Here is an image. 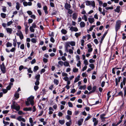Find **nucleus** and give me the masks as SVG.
Masks as SVG:
<instances>
[{"mask_svg":"<svg viewBox=\"0 0 126 126\" xmlns=\"http://www.w3.org/2000/svg\"><path fill=\"white\" fill-rule=\"evenodd\" d=\"M121 20H119L117 21L115 25V30L116 32V35L117 34V32L118 30L120 29L121 25Z\"/></svg>","mask_w":126,"mask_h":126,"instance_id":"f257e3e1","label":"nucleus"},{"mask_svg":"<svg viewBox=\"0 0 126 126\" xmlns=\"http://www.w3.org/2000/svg\"><path fill=\"white\" fill-rule=\"evenodd\" d=\"M121 78V76H120L118 78V79H117V78H116L115 79V81L116 86H117L118 85V83L120 82Z\"/></svg>","mask_w":126,"mask_h":126,"instance_id":"f03ea898","label":"nucleus"},{"mask_svg":"<svg viewBox=\"0 0 126 126\" xmlns=\"http://www.w3.org/2000/svg\"><path fill=\"white\" fill-rule=\"evenodd\" d=\"M16 34L17 36H19L21 40H22L23 39V35L22 34V32L21 31H20L19 33H17Z\"/></svg>","mask_w":126,"mask_h":126,"instance_id":"7ed1b4c3","label":"nucleus"},{"mask_svg":"<svg viewBox=\"0 0 126 126\" xmlns=\"http://www.w3.org/2000/svg\"><path fill=\"white\" fill-rule=\"evenodd\" d=\"M70 30H71L72 32L74 31L75 32H77L78 31V29L76 27H74L73 26H71L70 27Z\"/></svg>","mask_w":126,"mask_h":126,"instance_id":"20e7f679","label":"nucleus"},{"mask_svg":"<svg viewBox=\"0 0 126 126\" xmlns=\"http://www.w3.org/2000/svg\"><path fill=\"white\" fill-rule=\"evenodd\" d=\"M64 7L67 10V9L71 8V6L70 4H68L67 3H65V4Z\"/></svg>","mask_w":126,"mask_h":126,"instance_id":"39448f33","label":"nucleus"},{"mask_svg":"<svg viewBox=\"0 0 126 126\" xmlns=\"http://www.w3.org/2000/svg\"><path fill=\"white\" fill-rule=\"evenodd\" d=\"M107 33H108V32L107 31L103 34V36L101 38L100 42V44H102V41H103V40L104 38H105V36H106V35L107 34Z\"/></svg>","mask_w":126,"mask_h":126,"instance_id":"423d86ee","label":"nucleus"},{"mask_svg":"<svg viewBox=\"0 0 126 126\" xmlns=\"http://www.w3.org/2000/svg\"><path fill=\"white\" fill-rule=\"evenodd\" d=\"M20 108L19 106L18 105L17 106H16V105H15V106L11 109H15L16 111H19V110H20Z\"/></svg>","mask_w":126,"mask_h":126,"instance_id":"0eeeda50","label":"nucleus"},{"mask_svg":"<svg viewBox=\"0 0 126 126\" xmlns=\"http://www.w3.org/2000/svg\"><path fill=\"white\" fill-rule=\"evenodd\" d=\"M83 118L80 119L78 121V125L79 126H81L83 122Z\"/></svg>","mask_w":126,"mask_h":126,"instance_id":"6e6552de","label":"nucleus"},{"mask_svg":"<svg viewBox=\"0 0 126 126\" xmlns=\"http://www.w3.org/2000/svg\"><path fill=\"white\" fill-rule=\"evenodd\" d=\"M7 32V33H9L10 34H11L12 33L13 31L12 29L11 28H7L6 29Z\"/></svg>","mask_w":126,"mask_h":126,"instance_id":"1a4fd4ad","label":"nucleus"},{"mask_svg":"<svg viewBox=\"0 0 126 126\" xmlns=\"http://www.w3.org/2000/svg\"><path fill=\"white\" fill-rule=\"evenodd\" d=\"M88 20L89 22L91 24L93 23L94 21V19L93 18H89Z\"/></svg>","mask_w":126,"mask_h":126,"instance_id":"9d476101","label":"nucleus"},{"mask_svg":"<svg viewBox=\"0 0 126 126\" xmlns=\"http://www.w3.org/2000/svg\"><path fill=\"white\" fill-rule=\"evenodd\" d=\"M32 110V108L31 107H30L29 108H23V110L24 111H31Z\"/></svg>","mask_w":126,"mask_h":126,"instance_id":"9b49d317","label":"nucleus"},{"mask_svg":"<svg viewBox=\"0 0 126 126\" xmlns=\"http://www.w3.org/2000/svg\"><path fill=\"white\" fill-rule=\"evenodd\" d=\"M78 14L76 13H75L72 14L73 18L74 20L76 19L77 17Z\"/></svg>","mask_w":126,"mask_h":126,"instance_id":"f8f14e48","label":"nucleus"},{"mask_svg":"<svg viewBox=\"0 0 126 126\" xmlns=\"http://www.w3.org/2000/svg\"><path fill=\"white\" fill-rule=\"evenodd\" d=\"M67 42L72 46H74L75 45V42L74 41H68Z\"/></svg>","mask_w":126,"mask_h":126,"instance_id":"ddd939ff","label":"nucleus"},{"mask_svg":"<svg viewBox=\"0 0 126 126\" xmlns=\"http://www.w3.org/2000/svg\"><path fill=\"white\" fill-rule=\"evenodd\" d=\"M86 88V85H85L83 86H80L79 88V89L80 90L82 89L85 90Z\"/></svg>","mask_w":126,"mask_h":126,"instance_id":"4468645a","label":"nucleus"},{"mask_svg":"<svg viewBox=\"0 0 126 126\" xmlns=\"http://www.w3.org/2000/svg\"><path fill=\"white\" fill-rule=\"evenodd\" d=\"M34 99V97L32 96H31L29 97L28 98L27 100L29 101H31L33 100Z\"/></svg>","mask_w":126,"mask_h":126,"instance_id":"2eb2a0df","label":"nucleus"},{"mask_svg":"<svg viewBox=\"0 0 126 126\" xmlns=\"http://www.w3.org/2000/svg\"><path fill=\"white\" fill-rule=\"evenodd\" d=\"M34 99V97L32 96H31L29 97L28 98L27 100L29 101H31L33 100Z\"/></svg>","mask_w":126,"mask_h":126,"instance_id":"dca6fc26","label":"nucleus"},{"mask_svg":"<svg viewBox=\"0 0 126 126\" xmlns=\"http://www.w3.org/2000/svg\"><path fill=\"white\" fill-rule=\"evenodd\" d=\"M0 68L3 73L5 74L6 73V68L5 67H1Z\"/></svg>","mask_w":126,"mask_h":126,"instance_id":"f3484780","label":"nucleus"},{"mask_svg":"<svg viewBox=\"0 0 126 126\" xmlns=\"http://www.w3.org/2000/svg\"><path fill=\"white\" fill-rule=\"evenodd\" d=\"M121 123V121H119V122L116 124V123H113L112 124V126H117L119 125Z\"/></svg>","mask_w":126,"mask_h":126,"instance_id":"a211bd4d","label":"nucleus"},{"mask_svg":"<svg viewBox=\"0 0 126 126\" xmlns=\"http://www.w3.org/2000/svg\"><path fill=\"white\" fill-rule=\"evenodd\" d=\"M40 75L39 74L37 75L35 77V79H36V80H40Z\"/></svg>","mask_w":126,"mask_h":126,"instance_id":"6ab92c4d","label":"nucleus"},{"mask_svg":"<svg viewBox=\"0 0 126 126\" xmlns=\"http://www.w3.org/2000/svg\"><path fill=\"white\" fill-rule=\"evenodd\" d=\"M25 26V32L26 33L28 32V28L29 27V26H28L27 24H26V25H25V23L24 24Z\"/></svg>","mask_w":126,"mask_h":126,"instance_id":"aec40b11","label":"nucleus"},{"mask_svg":"<svg viewBox=\"0 0 126 126\" xmlns=\"http://www.w3.org/2000/svg\"><path fill=\"white\" fill-rule=\"evenodd\" d=\"M120 6H117V7L116 8V10L115 9L114 11L116 12H117L118 13H119L120 11Z\"/></svg>","mask_w":126,"mask_h":126,"instance_id":"412c9836","label":"nucleus"},{"mask_svg":"<svg viewBox=\"0 0 126 126\" xmlns=\"http://www.w3.org/2000/svg\"><path fill=\"white\" fill-rule=\"evenodd\" d=\"M80 24L81 27H83L85 26V24L83 22H80Z\"/></svg>","mask_w":126,"mask_h":126,"instance_id":"4be33fe9","label":"nucleus"},{"mask_svg":"<svg viewBox=\"0 0 126 126\" xmlns=\"http://www.w3.org/2000/svg\"><path fill=\"white\" fill-rule=\"evenodd\" d=\"M7 47H11L12 46V43L9 42H7L6 44Z\"/></svg>","mask_w":126,"mask_h":126,"instance_id":"5701e85b","label":"nucleus"},{"mask_svg":"<svg viewBox=\"0 0 126 126\" xmlns=\"http://www.w3.org/2000/svg\"><path fill=\"white\" fill-rule=\"evenodd\" d=\"M61 32L64 34H66L67 33V31L64 29H62Z\"/></svg>","mask_w":126,"mask_h":126,"instance_id":"b1692460","label":"nucleus"},{"mask_svg":"<svg viewBox=\"0 0 126 126\" xmlns=\"http://www.w3.org/2000/svg\"><path fill=\"white\" fill-rule=\"evenodd\" d=\"M39 67L37 66H35L34 67L33 71L34 72H36L37 70L39 69Z\"/></svg>","mask_w":126,"mask_h":126,"instance_id":"393cba45","label":"nucleus"},{"mask_svg":"<svg viewBox=\"0 0 126 126\" xmlns=\"http://www.w3.org/2000/svg\"><path fill=\"white\" fill-rule=\"evenodd\" d=\"M20 4L18 2H17L16 3V8L17 10H19L20 8Z\"/></svg>","mask_w":126,"mask_h":126,"instance_id":"a878e982","label":"nucleus"},{"mask_svg":"<svg viewBox=\"0 0 126 126\" xmlns=\"http://www.w3.org/2000/svg\"><path fill=\"white\" fill-rule=\"evenodd\" d=\"M54 82L56 85H58L59 83V82L58 80L56 79H54Z\"/></svg>","mask_w":126,"mask_h":126,"instance_id":"bb28decb","label":"nucleus"},{"mask_svg":"<svg viewBox=\"0 0 126 126\" xmlns=\"http://www.w3.org/2000/svg\"><path fill=\"white\" fill-rule=\"evenodd\" d=\"M68 10V13L69 14L71 15L73 13V11L72 10L70 9H69L67 10Z\"/></svg>","mask_w":126,"mask_h":126,"instance_id":"cd10ccee","label":"nucleus"},{"mask_svg":"<svg viewBox=\"0 0 126 126\" xmlns=\"http://www.w3.org/2000/svg\"><path fill=\"white\" fill-rule=\"evenodd\" d=\"M89 66L91 68L92 70H93L95 67L94 65V64L91 63L89 65Z\"/></svg>","mask_w":126,"mask_h":126,"instance_id":"c85d7f7f","label":"nucleus"},{"mask_svg":"<svg viewBox=\"0 0 126 126\" xmlns=\"http://www.w3.org/2000/svg\"><path fill=\"white\" fill-rule=\"evenodd\" d=\"M59 122L60 124L61 125H63L65 121L64 120H60L59 121Z\"/></svg>","mask_w":126,"mask_h":126,"instance_id":"c756f323","label":"nucleus"},{"mask_svg":"<svg viewBox=\"0 0 126 126\" xmlns=\"http://www.w3.org/2000/svg\"><path fill=\"white\" fill-rule=\"evenodd\" d=\"M14 96L16 98L15 99H18L19 97V94L18 93H15L14 95Z\"/></svg>","mask_w":126,"mask_h":126,"instance_id":"7c9ffc66","label":"nucleus"},{"mask_svg":"<svg viewBox=\"0 0 126 126\" xmlns=\"http://www.w3.org/2000/svg\"><path fill=\"white\" fill-rule=\"evenodd\" d=\"M71 123V120H70L69 122H67L66 123V125L67 126H70Z\"/></svg>","mask_w":126,"mask_h":126,"instance_id":"2f4dec72","label":"nucleus"},{"mask_svg":"<svg viewBox=\"0 0 126 126\" xmlns=\"http://www.w3.org/2000/svg\"><path fill=\"white\" fill-rule=\"evenodd\" d=\"M126 78L125 77L123 78L122 81L123 83V85H125L126 83Z\"/></svg>","mask_w":126,"mask_h":126,"instance_id":"473e14b6","label":"nucleus"},{"mask_svg":"<svg viewBox=\"0 0 126 126\" xmlns=\"http://www.w3.org/2000/svg\"><path fill=\"white\" fill-rule=\"evenodd\" d=\"M81 35V32H79V33H76L75 34V36L77 38H78L79 36H80Z\"/></svg>","mask_w":126,"mask_h":126,"instance_id":"72a5a7b5","label":"nucleus"},{"mask_svg":"<svg viewBox=\"0 0 126 126\" xmlns=\"http://www.w3.org/2000/svg\"><path fill=\"white\" fill-rule=\"evenodd\" d=\"M91 5L93 8H94L95 6V2L94 1H91Z\"/></svg>","mask_w":126,"mask_h":126,"instance_id":"f704fd0d","label":"nucleus"},{"mask_svg":"<svg viewBox=\"0 0 126 126\" xmlns=\"http://www.w3.org/2000/svg\"><path fill=\"white\" fill-rule=\"evenodd\" d=\"M1 16L3 18H5L6 17V15L4 13H1Z\"/></svg>","mask_w":126,"mask_h":126,"instance_id":"c9c22d12","label":"nucleus"},{"mask_svg":"<svg viewBox=\"0 0 126 126\" xmlns=\"http://www.w3.org/2000/svg\"><path fill=\"white\" fill-rule=\"evenodd\" d=\"M31 41L32 43H35L37 42L36 38H32L31 39Z\"/></svg>","mask_w":126,"mask_h":126,"instance_id":"e433bc0d","label":"nucleus"},{"mask_svg":"<svg viewBox=\"0 0 126 126\" xmlns=\"http://www.w3.org/2000/svg\"><path fill=\"white\" fill-rule=\"evenodd\" d=\"M63 65L65 66H68L69 65V63L68 62L65 61Z\"/></svg>","mask_w":126,"mask_h":126,"instance_id":"4c0bfd02","label":"nucleus"},{"mask_svg":"<svg viewBox=\"0 0 126 126\" xmlns=\"http://www.w3.org/2000/svg\"><path fill=\"white\" fill-rule=\"evenodd\" d=\"M13 45L14 47H16V40H15V39H14L13 40Z\"/></svg>","mask_w":126,"mask_h":126,"instance_id":"58836bf2","label":"nucleus"},{"mask_svg":"<svg viewBox=\"0 0 126 126\" xmlns=\"http://www.w3.org/2000/svg\"><path fill=\"white\" fill-rule=\"evenodd\" d=\"M86 5L88 6L91 5V1H86Z\"/></svg>","mask_w":126,"mask_h":126,"instance_id":"ea45409f","label":"nucleus"},{"mask_svg":"<svg viewBox=\"0 0 126 126\" xmlns=\"http://www.w3.org/2000/svg\"><path fill=\"white\" fill-rule=\"evenodd\" d=\"M40 84L39 80H36L35 83V85L36 86Z\"/></svg>","mask_w":126,"mask_h":126,"instance_id":"a19ab883","label":"nucleus"},{"mask_svg":"<svg viewBox=\"0 0 126 126\" xmlns=\"http://www.w3.org/2000/svg\"><path fill=\"white\" fill-rule=\"evenodd\" d=\"M122 38L123 40H125L126 38V34L125 33H123L122 34Z\"/></svg>","mask_w":126,"mask_h":126,"instance_id":"79ce46f5","label":"nucleus"},{"mask_svg":"<svg viewBox=\"0 0 126 126\" xmlns=\"http://www.w3.org/2000/svg\"><path fill=\"white\" fill-rule=\"evenodd\" d=\"M32 27L30 26V31L32 32H34V29Z\"/></svg>","mask_w":126,"mask_h":126,"instance_id":"37998d69","label":"nucleus"},{"mask_svg":"<svg viewBox=\"0 0 126 126\" xmlns=\"http://www.w3.org/2000/svg\"><path fill=\"white\" fill-rule=\"evenodd\" d=\"M70 44L67 42L65 43V47H67V48H68V47H70L71 46H70Z\"/></svg>","mask_w":126,"mask_h":126,"instance_id":"c03bdc74","label":"nucleus"},{"mask_svg":"<svg viewBox=\"0 0 126 126\" xmlns=\"http://www.w3.org/2000/svg\"><path fill=\"white\" fill-rule=\"evenodd\" d=\"M124 116H125L124 114H121V117H120V120H119V121H121V122H122L123 121L122 120L124 117Z\"/></svg>","mask_w":126,"mask_h":126,"instance_id":"a18cd8bd","label":"nucleus"},{"mask_svg":"<svg viewBox=\"0 0 126 126\" xmlns=\"http://www.w3.org/2000/svg\"><path fill=\"white\" fill-rule=\"evenodd\" d=\"M68 104L69 107H73V105L71 102H68Z\"/></svg>","mask_w":126,"mask_h":126,"instance_id":"49530a36","label":"nucleus"},{"mask_svg":"<svg viewBox=\"0 0 126 126\" xmlns=\"http://www.w3.org/2000/svg\"><path fill=\"white\" fill-rule=\"evenodd\" d=\"M113 6H111L110 7H107L105 8V9L107 10H108L109 9L112 10L113 9Z\"/></svg>","mask_w":126,"mask_h":126,"instance_id":"de8ad7c7","label":"nucleus"},{"mask_svg":"<svg viewBox=\"0 0 126 126\" xmlns=\"http://www.w3.org/2000/svg\"><path fill=\"white\" fill-rule=\"evenodd\" d=\"M27 71L29 73H32L33 72L31 70V67L29 68L28 69Z\"/></svg>","mask_w":126,"mask_h":126,"instance_id":"09e8293b","label":"nucleus"},{"mask_svg":"<svg viewBox=\"0 0 126 126\" xmlns=\"http://www.w3.org/2000/svg\"><path fill=\"white\" fill-rule=\"evenodd\" d=\"M121 96L122 97L123 96V93L122 91H121L119 92L117 96Z\"/></svg>","mask_w":126,"mask_h":126,"instance_id":"8fccbe9b","label":"nucleus"},{"mask_svg":"<svg viewBox=\"0 0 126 126\" xmlns=\"http://www.w3.org/2000/svg\"><path fill=\"white\" fill-rule=\"evenodd\" d=\"M36 62V60L35 59H34L32 61L31 63V64H32L35 63Z\"/></svg>","mask_w":126,"mask_h":126,"instance_id":"3c124183","label":"nucleus"},{"mask_svg":"<svg viewBox=\"0 0 126 126\" xmlns=\"http://www.w3.org/2000/svg\"><path fill=\"white\" fill-rule=\"evenodd\" d=\"M12 101L13 102V103H12L13 104L11 106V108H13V107H14L16 105L15 104L16 103L14 101Z\"/></svg>","mask_w":126,"mask_h":126,"instance_id":"603ef678","label":"nucleus"},{"mask_svg":"<svg viewBox=\"0 0 126 126\" xmlns=\"http://www.w3.org/2000/svg\"><path fill=\"white\" fill-rule=\"evenodd\" d=\"M97 88L96 86H94L93 87V89L92 91L94 92L95 91Z\"/></svg>","mask_w":126,"mask_h":126,"instance_id":"864d4df0","label":"nucleus"},{"mask_svg":"<svg viewBox=\"0 0 126 126\" xmlns=\"http://www.w3.org/2000/svg\"><path fill=\"white\" fill-rule=\"evenodd\" d=\"M24 68V66L22 65H21L19 66V70L21 71Z\"/></svg>","mask_w":126,"mask_h":126,"instance_id":"5fc2aeb1","label":"nucleus"},{"mask_svg":"<svg viewBox=\"0 0 126 126\" xmlns=\"http://www.w3.org/2000/svg\"><path fill=\"white\" fill-rule=\"evenodd\" d=\"M95 60H93L92 59H91L89 60V62L90 63H93L95 62Z\"/></svg>","mask_w":126,"mask_h":126,"instance_id":"6e6d98bb","label":"nucleus"},{"mask_svg":"<svg viewBox=\"0 0 126 126\" xmlns=\"http://www.w3.org/2000/svg\"><path fill=\"white\" fill-rule=\"evenodd\" d=\"M23 5L24 6H26L28 5V2L26 1H24L23 2Z\"/></svg>","mask_w":126,"mask_h":126,"instance_id":"4d7b16f0","label":"nucleus"},{"mask_svg":"<svg viewBox=\"0 0 126 126\" xmlns=\"http://www.w3.org/2000/svg\"><path fill=\"white\" fill-rule=\"evenodd\" d=\"M84 63L85 65L86 66L88 65V62L87 60H85L84 61Z\"/></svg>","mask_w":126,"mask_h":126,"instance_id":"13d9d810","label":"nucleus"},{"mask_svg":"<svg viewBox=\"0 0 126 126\" xmlns=\"http://www.w3.org/2000/svg\"><path fill=\"white\" fill-rule=\"evenodd\" d=\"M78 68H73V71L74 72L76 73L78 71Z\"/></svg>","mask_w":126,"mask_h":126,"instance_id":"bf43d9fd","label":"nucleus"},{"mask_svg":"<svg viewBox=\"0 0 126 126\" xmlns=\"http://www.w3.org/2000/svg\"><path fill=\"white\" fill-rule=\"evenodd\" d=\"M71 116L68 115H67L66 116V118L68 120H71Z\"/></svg>","mask_w":126,"mask_h":126,"instance_id":"052dcab7","label":"nucleus"},{"mask_svg":"<svg viewBox=\"0 0 126 126\" xmlns=\"http://www.w3.org/2000/svg\"><path fill=\"white\" fill-rule=\"evenodd\" d=\"M87 89L89 91H90L92 89V87L91 85L88 86L87 88Z\"/></svg>","mask_w":126,"mask_h":126,"instance_id":"680f3d73","label":"nucleus"},{"mask_svg":"<svg viewBox=\"0 0 126 126\" xmlns=\"http://www.w3.org/2000/svg\"><path fill=\"white\" fill-rule=\"evenodd\" d=\"M67 113L68 115H72V111L69 110H68L67 111Z\"/></svg>","mask_w":126,"mask_h":126,"instance_id":"e2e57ef3","label":"nucleus"},{"mask_svg":"<svg viewBox=\"0 0 126 126\" xmlns=\"http://www.w3.org/2000/svg\"><path fill=\"white\" fill-rule=\"evenodd\" d=\"M27 13L29 15H31L32 14V12L30 11H27Z\"/></svg>","mask_w":126,"mask_h":126,"instance_id":"0e129e2a","label":"nucleus"},{"mask_svg":"<svg viewBox=\"0 0 126 126\" xmlns=\"http://www.w3.org/2000/svg\"><path fill=\"white\" fill-rule=\"evenodd\" d=\"M20 48L22 49H24V45L23 44H22L20 46Z\"/></svg>","mask_w":126,"mask_h":126,"instance_id":"69168bd1","label":"nucleus"},{"mask_svg":"<svg viewBox=\"0 0 126 126\" xmlns=\"http://www.w3.org/2000/svg\"><path fill=\"white\" fill-rule=\"evenodd\" d=\"M39 87L38 86H34V89L36 91L39 88Z\"/></svg>","mask_w":126,"mask_h":126,"instance_id":"338daca9","label":"nucleus"},{"mask_svg":"<svg viewBox=\"0 0 126 126\" xmlns=\"http://www.w3.org/2000/svg\"><path fill=\"white\" fill-rule=\"evenodd\" d=\"M13 22V21H12L8 22L7 23L8 26H10L12 24Z\"/></svg>","mask_w":126,"mask_h":126,"instance_id":"774afa93","label":"nucleus"}]
</instances>
